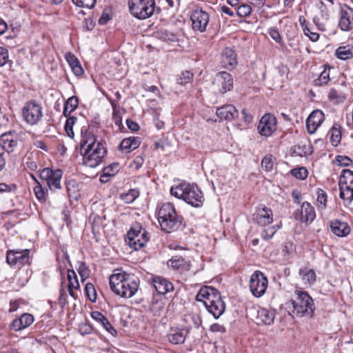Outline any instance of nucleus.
<instances>
[{"instance_id": "4", "label": "nucleus", "mask_w": 353, "mask_h": 353, "mask_svg": "<svg viewBox=\"0 0 353 353\" xmlns=\"http://www.w3.org/2000/svg\"><path fill=\"white\" fill-rule=\"evenodd\" d=\"M170 194L194 208L201 207L204 201L203 194L196 184L181 183L172 187Z\"/></svg>"}, {"instance_id": "51", "label": "nucleus", "mask_w": 353, "mask_h": 353, "mask_svg": "<svg viewBox=\"0 0 353 353\" xmlns=\"http://www.w3.org/2000/svg\"><path fill=\"white\" fill-rule=\"evenodd\" d=\"M335 159L341 166H348L352 163V159L347 156L338 155Z\"/></svg>"}, {"instance_id": "39", "label": "nucleus", "mask_w": 353, "mask_h": 353, "mask_svg": "<svg viewBox=\"0 0 353 353\" xmlns=\"http://www.w3.org/2000/svg\"><path fill=\"white\" fill-rule=\"evenodd\" d=\"M34 179L37 183V185L34 188V192L36 195V197L40 202H45L46 201L48 190L45 191L42 185L34 178Z\"/></svg>"}, {"instance_id": "41", "label": "nucleus", "mask_w": 353, "mask_h": 353, "mask_svg": "<svg viewBox=\"0 0 353 353\" xmlns=\"http://www.w3.org/2000/svg\"><path fill=\"white\" fill-rule=\"evenodd\" d=\"M67 277L69 282L68 288H74L75 289H78L79 288L77 276L73 270H68Z\"/></svg>"}, {"instance_id": "23", "label": "nucleus", "mask_w": 353, "mask_h": 353, "mask_svg": "<svg viewBox=\"0 0 353 353\" xmlns=\"http://www.w3.org/2000/svg\"><path fill=\"white\" fill-rule=\"evenodd\" d=\"M254 219L257 224L261 226L267 225L273 221L272 211L266 207L259 209L254 214Z\"/></svg>"}, {"instance_id": "21", "label": "nucleus", "mask_w": 353, "mask_h": 353, "mask_svg": "<svg viewBox=\"0 0 353 353\" xmlns=\"http://www.w3.org/2000/svg\"><path fill=\"white\" fill-rule=\"evenodd\" d=\"M275 318L274 310H268L266 308H259L256 311L255 316L256 323L258 325H270L274 323Z\"/></svg>"}, {"instance_id": "54", "label": "nucleus", "mask_w": 353, "mask_h": 353, "mask_svg": "<svg viewBox=\"0 0 353 353\" xmlns=\"http://www.w3.org/2000/svg\"><path fill=\"white\" fill-rule=\"evenodd\" d=\"M210 331L213 333L224 334L226 332L225 327L219 323H214L210 327Z\"/></svg>"}, {"instance_id": "35", "label": "nucleus", "mask_w": 353, "mask_h": 353, "mask_svg": "<svg viewBox=\"0 0 353 353\" xmlns=\"http://www.w3.org/2000/svg\"><path fill=\"white\" fill-rule=\"evenodd\" d=\"M336 57L341 60H347L353 57V46L347 45L339 47L335 52Z\"/></svg>"}, {"instance_id": "56", "label": "nucleus", "mask_w": 353, "mask_h": 353, "mask_svg": "<svg viewBox=\"0 0 353 353\" xmlns=\"http://www.w3.org/2000/svg\"><path fill=\"white\" fill-rule=\"evenodd\" d=\"M8 59V50L6 48L0 46V66L4 65L6 63Z\"/></svg>"}, {"instance_id": "36", "label": "nucleus", "mask_w": 353, "mask_h": 353, "mask_svg": "<svg viewBox=\"0 0 353 353\" xmlns=\"http://www.w3.org/2000/svg\"><path fill=\"white\" fill-rule=\"evenodd\" d=\"M332 68L329 65H325L324 70L320 73L319 77L314 80V84L318 86L327 85L330 80V72Z\"/></svg>"}, {"instance_id": "37", "label": "nucleus", "mask_w": 353, "mask_h": 353, "mask_svg": "<svg viewBox=\"0 0 353 353\" xmlns=\"http://www.w3.org/2000/svg\"><path fill=\"white\" fill-rule=\"evenodd\" d=\"M79 105V99L76 96L70 97L64 105L63 114L65 117H68L72 112L75 110Z\"/></svg>"}, {"instance_id": "7", "label": "nucleus", "mask_w": 353, "mask_h": 353, "mask_svg": "<svg viewBox=\"0 0 353 353\" xmlns=\"http://www.w3.org/2000/svg\"><path fill=\"white\" fill-rule=\"evenodd\" d=\"M184 321L188 323V325L183 328L175 327L172 328L168 334L169 341L173 344H182L185 342L190 329L194 327L198 329L201 324V319L193 314H188L185 316Z\"/></svg>"}, {"instance_id": "16", "label": "nucleus", "mask_w": 353, "mask_h": 353, "mask_svg": "<svg viewBox=\"0 0 353 353\" xmlns=\"http://www.w3.org/2000/svg\"><path fill=\"white\" fill-rule=\"evenodd\" d=\"M190 19L192 21V28L194 30L203 32L206 30L210 16L203 10H196L192 12Z\"/></svg>"}, {"instance_id": "57", "label": "nucleus", "mask_w": 353, "mask_h": 353, "mask_svg": "<svg viewBox=\"0 0 353 353\" xmlns=\"http://www.w3.org/2000/svg\"><path fill=\"white\" fill-rule=\"evenodd\" d=\"M269 34L277 43L281 42V37L279 32L275 28H270L269 30Z\"/></svg>"}, {"instance_id": "47", "label": "nucleus", "mask_w": 353, "mask_h": 353, "mask_svg": "<svg viewBox=\"0 0 353 353\" xmlns=\"http://www.w3.org/2000/svg\"><path fill=\"white\" fill-rule=\"evenodd\" d=\"M192 77L193 74L190 72L185 71L177 79V83L181 85H185L191 81Z\"/></svg>"}, {"instance_id": "46", "label": "nucleus", "mask_w": 353, "mask_h": 353, "mask_svg": "<svg viewBox=\"0 0 353 353\" xmlns=\"http://www.w3.org/2000/svg\"><path fill=\"white\" fill-rule=\"evenodd\" d=\"M78 272L83 281L88 278L90 275V271L88 267L84 262H79L78 267Z\"/></svg>"}, {"instance_id": "28", "label": "nucleus", "mask_w": 353, "mask_h": 353, "mask_svg": "<svg viewBox=\"0 0 353 353\" xmlns=\"http://www.w3.org/2000/svg\"><path fill=\"white\" fill-rule=\"evenodd\" d=\"M332 232L338 236H346L350 232V228L346 222L335 219L330 222Z\"/></svg>"}, {"instance_id": "26", "label": "nucleus", "mask_w": 353, "mask_h": 353, "mask_svg": "<svg viewBox=\"0 0 353 353\" xmlns=\"http://www.w3.org/2000/svg\"><path fill=\"white\" fill-rule=\"evenodd\" d=\"M153 285L159 294H165L174 289L173 284L170 281L161 276L153 279Z\"/></svg>"}, {"instance_id": "15", "label": "nucleus", "mask_w": 353, "mask_h": 353, "mask_svg": "<svg viewBox=\"0 0 353 353\" xmlns=\"http://www.w3.org/2000/svg\"><path fill=\"white\" fill-rule=\"evenodd\" d=\"M257 130L261 136L270 137L276 130V117L271 114H264L259 121Z\"/></svg>"}, {"instance_id": "42", "label": "nucleus", "mask_w": 353, "mask_h": 353, "mask_svg": "<svg viewBox=\"0 0 353 353\" xmlns=\"http://www.w3.org/2000/svg\"><path fill=\"white\" fill-rule=\"evenodd\" d=\"M330 141L333 145L336 146L341 141V133L339 128L335 126L332 127L330 131Z\"/></svg>"}, {"instance_id": "61", "label": "nucleus", "mask_w": 353, "mask_h": 353, "mask_svg": "<svg viewBox=\"0 0 353 353\" xmlns=\"http://www.w3.org/2000/svg\"><path fill=\"white\" fill-rule=\"evenodd\" d=\"M111 19V17L109 13L103 12L99 19V23L101 25L106 24Z\"/></svg>"}, {"instance_id": "25", "label": "nucleus", "mask_w": 353, "mask_h": 353, "mask_svg": "<svg viewBox=\"0 0 353 353\" xmlns=\"http://www.w3.org/2000/svg\"><path fill=\"white\" fill-rule=\"evenodd\" d=\"M17 145V137L11 132L4 133L0 136V146L6 152H12Z\"/></svg>"}, {"instance_id": "43", "label": "nucleus", "mask_w": 353, "mask_h": 353, "mask_svg": "<svg viewBox=\"0 0 353 353\" xmlns=\"http://www.w3.org/2000/svg\"><path fill=\"white\" fill-rule=\"evenodd\" d=\"M85 292L86 296L92 302L96 301L97 292L93 284L91 283H88L85 286Z\"/></svg>"}, {"instance_id": "64", "label": "nucleus", "mask_w": 353, "mask_h": 353, "mask_svg": "<svg viewBox=\"0 0 353 353\" xmlns=\"http://www.w3.org/2000/svg\"><path fill=\"white\" fill-rule=\"evenodd\" d=\"M221 10L222 12L228 14L230 17H233L234 15L233 10L226 6H221Z\"/></svg>"}, {"instance_id": "45", "label": "nucleus", "mask_w": 353, "mask_h": 353, "mask_svg": "<svg viewBox=\"0 0 353 353\" xmlns=\"http://www.w3.org/2000/svg\"><path fill=\"white\" fill-rule=\"evenodd\" d=\"M74 5L85 8H92L96 4V0H72Z\"/></svg>"}, {"instance_id": "63", "label": "nucleus", "mask_w": 353, "mask_h": 353, "mask_svg": "<svg viewBox=\"0 0 353 353\" xmlns=\"http://www.w3.org/2000/svg\"><path fill=\"white\" fill-rule=\"evenodd\" d=\"M93 218V229L94 228V227L97 225V226H99L100 224H101L102 223V219L97 215V214H92L90 216V219Z\"/></svg>"}, {"instance_id": "8", "label": "nucleus", "mask_w": 353, "mask_h": 353, "mask_svg": "<svg viewBox=\"0 0 353 353\" xmlns=\"http://www.w3.org/2000/svg\"><path fill=\"white\" fill-rule=\"evenodd\" d=\"M125 242L134 250L143 248L149 241L148 232L139 223L132 224L125 239Z\"/></svg>"}, {"instance_id": "6", "label": "nucleus", "mask_w": 353, "mask_h": 353, "mask_svg": "<svg viewBox=\"0 0 353 353\" xmlns=\"http://www.w3.org/2000/svg\"><path fill=\"white\" fill-rule=\"evenodd\" d=\"M291 305L293 308L292 312L299 317L312 316L315 310L312 297L307 292L300 290H295Z\"/></svg>"}, {"instance_id": "44", "label": "nucleus", "mask_w": 353, "mask_h": 353, "mask_svg": "<svg viewBox=\"0 0 353 353\" xmlns=\"http://www.w3.org/2000/svg\"><path fill=\"white\" fill-rule=\"evenodd\" d=\"M291 174L299 179H305L308 175L307 170L304 167L297 168L291 170Z\"/></svg>"}, {"instance_id": "48", "label": "nucleus", "mask_w": 353, "mask_h": 353, "mask_svg": "<svg viewBox=\"0 0 353 353\" xmlns=\"http://www.w3.org/2000/svg\"><path fill=\"white\" fill-rule=\"evenodd\" d=\"M252 11L251 6L248 4H242L236 9V13L239 17H247Z\"/></svg>"}, {"instance_id": "19", "label": "nucleus", "mask_w": 353, "mask_h": 353, "mask_svg": "<svg viewBox=\"0 0 353 353\" xmlns=\"http://www.w3.org/2000/svg\"><path fill=\"white\" fill-rule=\"evenodd\" d=\"M316 217L314 208L311 204L307 201L303 202L300 211H297L294 214V218L297 221L304 223H311Z\"/></svg>"}, {"instance_id": "13", "label": "nucleus", "mask_w": 353, "mask_h": 353, "mask_svg": "<svg viewBox=\"0 0 353 353\" xmlns=\"http://www.w3.org/2000/svg\"><path fill=\"white\" fill-rule=\"evenodd\" d=\"M268 280L260 271H255L250 279V290L256 297L263 296L267 289Z\"/></svg>"}, {"instance_id": "60", "label": "nucleus", "mask_w": 353, "mask_h": 353, "mask_svg": "<svg viewBox=\"0 0 353 353\" xmlns=\"http://www.w3.org/2000/svg\"><path fill=\"white\" fill-rule=\"evenodd\" d=\"M113 119L114 121V123L118 125L121 126L122 125V118L120 115L119 112L115 110L114 108L113 110Z\"/></svg>"}, {"instance_id": "3", "label": "nucleus", "mask_w": 353, "mask_h": 353, "mask_svg": "<svg viewBox=\"0 0 353 353\" xmlns=\"http://www.w3.org/2000/svg\"><path fill=\"white\" fill-rule=\"evenodd\" d=\"M109 280L111 290L121 297L131 298L137 292L139 280L133 275L119 273L111 275Z\"/></svg>"}, {"instance_id": "30", "label": "nucleus", "mask_w": 353, "mask_h": 353, "mask_svg": "<svg viewBox=\"0 0 353 353\" xmlns=\"http://www.w3.org/2000/svg\"><path fill=\"white\" fill-rule=\"evenodd\" d=\"M141 141L139 137H131L129 138L124 139L119 145L121 150L129 153L131 151L139 148Z\"/></svg>"}, {"instance_id": "11", "label": "nucleus", "mask_w": 353, "mask_h": 353, "mask_svg": "<svg viewBox=\"0 0 353 353\" xmlns=\"http://www.w3.org/2000/svg\"><path fill=\"white\" fill-rule=\"evenodd\" d=\"M30 250L28 249L9 250L6 253V262L11 267L21 268L30 263Z\"/></svg>"}, {"instance_id": "50", "label": "nucleus", "mask_w": 353, "mask_h": 353, "mask_svg": "<svg viewBox=\"0 0 353 353\" xmlns=\"http://www.w3.org/2000/svg\"><path fill=\"white\" fill-rule=\"evenodd\" d=\"M303 28L304 34L308 37L312 41H316L319 39V34L316 32L312 31L307 26H303Z\"/></svg>"}, {"instance_id": "49", "label": "nucleus", "mask_w": 353, "mask_h": 353, "mask_svg": "<svg viewBox=\"0 0 353 353\" xmlns=\"http://www.w3.org/2000/svg\"><path fill=\"white\" fill-rule=\"evenodd\" d=\"M316 201H317L319 208H321L322 209L325 208V203L327 201V196H326V193L323 190H319L318 191V196H317Z\"/></svg>"}, {"instance_id": "52", "label": "nucleus", "mask_w": 353, "mask_h": 353, "mask_svg": "<svg viewBox=\"0 0 353 353\" xmlns=\"http://www.w3.org/2000/svg\"><path fill=\"white\" fill-rule=\"evenodd\" d=\"M273 165H274V163H273L271 156L270 157L265 156L262 159L261 166L265 170L269 171V170H272Z\"/></svg>"}, {"instance_id": "55", "label": "nucleus", "mask_w": 353, "mask_h": 353, "mask_svg": "<svg viewBox=\"0 0 353 353\" xmlns=\"http://www.w3.org/2000/svg\"><path fill=\"white\" fill-rule=\"evenodd\" d=\"M276 232V229L275 228L274 226L269 228L263 231L262 236L265 240L270 239L274 236Z\"/></svg>"}, {"instance_id": "5", "label": "nucleus", "mask_w": 353, "mask_h": 353, "mask_svg": "<svg viewBox=\"0 0 353 353\" xmlns=\"http://www.w3.org/2000/svg\"><path fill=\"white\" fill-rule=\"evenodd\" d=\"M158 221L162 230L171 232L178 230L182 223V218L177 215L174 205L163 203L158 211Z\"/></svg>"}, {"instance_id": "12", "label": "nucleus", "mask_w": 353, "mask_h": 353, "mask_svg": "<svg viewBox=\"0 0 353 353\" xmlns=\"http://www.w3.org/2000/svg\"><path fill=\"white\" fill-rule=\"evenodd\" d=\"M62 175L63 172L60 169L54 170L49 168L43 169L39 174L41 179L46 182L49 190L52 192L61 188V179Z\"/></svg>"}, {"instance_id": "18", "label": "nucleus", "mask_w": 353, "mask_h": 353, "mask_svg": "<svg viewBox=\"0 0 353 353\" xmlns=\"http://www.w3.org/2000/svg\"><path fill=\"white\" fill-rule=\"evenodd\" d=\"M214 84L219 87V90L221 93H225L230 90L233 87V79L232 75L227 72H220L216 74Z\"/></svg>"}, {"instance_id": "62", "label": "nucleus", "mask_w": 353, "mask_h": 353, "mask_svg": "<svg viewBox=\"0 0 353 353\" xmlns=\"http://www.w3.org/2000/svg\"><path fill=\"white\" fill-rule=\"evenodd\" d=\"M126 124L128 128L133 132H136L139 129L138 123L130 119L126 120Z\"/></svg>"}, {"instance_id": "2", "label": "nucleus", "mask_w": 353, "mask_h": 353, "mask_svg": "<svg viewBox=\"0 0 353 353\" xmlns=\"http://www.w3.org/2000/svg\"><path fill=\"white\" fill-rule=\"evenodd\" d=\"M196 300L201 302L215 319L219 318L225 311V303L219 292L214 288L202 287L196 296Z\"/></svg>"}, {"instance_id": "10", "label": "nucleus", "mask_w": 353, "mask_h": 353, "mask_svg": "<svg viewBox=\"0 0 353 353\" xmlns=\"http://www.w3.org/2000/svg\"><path fill=\"white\" fill-rule=\"evenodd\" d=\"M340 198L343 200L345 205H347L353 200V171L343 170L339 181Z\"/></svg>"}, {"instance_id": "58", "label": "nucleus", "mask_w": 353, "mask_h": 353, "mask_svg": "<svg viewBox=\"0 0 353 353\" xmlns=\"http://www.w3.org/2000/svg\"><path fill=\"white\" fill-rule=\"evenodd\" d=\"M79 332L81 333V334L86 335V334H89L92 332V328L88 324L82 323L79 325Z\"/></svg>"}, {"instance_id": "53", "label": "nucleus", "mask_w": 353, "mask_h": 353, "mask_svg": "<svg viewBox=\"0 0 353 353\" xmlns=\"http://www.w3.org/2000/svg\"><path fill=\"white\" fill-rule=\"evenodd\" d=\"M328 98L330 100L345 99V96L343 93L339 92L335 88L330 89L328 93Z\"/></svg>"}, {"instance_id": "22", "label": "nucleus", "mask_w": 353, "mask_h": 353, "mask_svg": "<svg viewBox=\"0 0 353 353\" xmlns=\"http://www.w3.org/2000/svg\"><path fill=\"white\" fill-rule=\"evenodd\" d=\"M34 322V316L28 313L22 314L19 318L15 319L10 325V328L14 331H21Z\"/></svg>"}, {"instance_id": "59", "label": "nucleus", "mask_w": 353, "mask_h": 353, "mask_svg": "<svg viewBox=\"0 0 353 353\" xmlns=\"http://www.w3.org/2000/svg\"><path fill=\"white\" fill-rule=\"evenodd\" d=\"M15 190V185L12 184L0 183V194L9 192Z\"/></svg>"}, {"instance_id": "31", "label": "nucleus", "mask_w": 353, "mask_h": 353, "mask_svg": "<svg viewBox=\"0 0 353 353\" xmlns=\"http://www.w3.org/2000/svg\"><path fill=\"white\" fill-rule=\"evenodd\" d=\"M65 57L74 74L76 76H81L83 73V70L77 58L71 52H67Z\"/></svg>"}, {"instance_id": "33", "label": "nucleus", "mask_w": 353, "mask_h": 353, "mask_svg": "<svg viewBox=\"0 0 353 353\" xmlns=\"http://www.w3.org/2000/svg\"><path fill=\"white\" fill-rule=\"evenodd\" d=\"M299 275L305 285H311L316 281V273L314 270L305 268L299 270Z\"/></svg>"}, {"instance_id": "32", "label": "nucleus", "mask_w": 353, "mask_h": 353, "mask_svg": "<svg viewBox=\"0 0 353 353\" xmlns=\"http://www.w3.org/2000/svg\"><path fill=\"white\" fill-rule=\"evenodd\" d=\"M168 265L175 270H178L179 268L186 270L190 267V263L189 261H187L181 256H174L168 261Z\"/></svg>"}, {"instance_id": "14", "label": "nucleus", "mask_w": 353, "mask_h": 353, "mask_svg": "<svg viewBox=\"0 0 353 353\" xmlns=\"http://www.w3.org/2000/svg\"><path fill=\"white\" fill-rule=\"evenodd\" d=\"M42 116V108L34 101L26 103L23 108V119L30 125L37 124L41 120Z\"/></svg>"}, {"instance_id": "40", "label": "nucleus", "mask_w": 353, "mask_h": 353, "mask_svg": "<svg viewBox=\"0 0 353 353\" xmlns=\"http://www.w3.org/2000/svg\"><path fill=\"white\" fill-rule=\"evenodd\" d=\"M139 195V192L134 189L130 190L127 193L122 194L121 199L126 203H132Z\"/></svg>"}, {"instance_id": "27", "label": "nucleus", "mask_w": 353, "mask_h": 353, "mask_svg": "<svg viewBox=\"0 0 353 353\" xmlns=\"http://www.w3.org/2000/svg\"><path fill=\"white\" fill-rule=\"evenodd\" d=\"M221 63L223 68L234 67L236 63V54L230 48H225L221 55Z\"/></svg>"}, {"instance_id": "34", "label": "nucleus", "mask_w": 353, "mask_h": 353, "mask_svg": "<svg viewBox=\"0 0 353 353\" xmlns=\"http://www.w3.org/2000/svg\"><path fill=\"white\" fill-rule=\"evenodd\" d=\"M119 171V163H112L103 170V174L100 176L101 183H107L111 176H114Z\"/></svg>"}, {"instance_id": "9", "label": "nucleus", "mask_w": 353, "mask_h": 353, "mask_svg": "<svg viewBox=\"0 0 353 353\" xmlns=\"http://www.w3.org/2000/svg\"><path fill=\"white\" fill-rule=\"evenodd\" d=\"M130 13L138 19H146L154 12L155 0H130Z\"/></svg>"}, {"instance_id": "17", "label": "nucleus", "mask_w": 353, "mask_h": 353, "mask_svg": "<svg viewBox=\"0 0 353 353\" xmlns=\"http://www.w3.org/2000/svg\"><path fill=\"white\" fill-rule=\"evenodd\" d=\"M339 26L343 31H350L353 29V9L345 6L339 12Z\"/></svg>"}, {"instance_id": "29", "label": "nucleus", "mask_w": 353, "mask_h": 353, "mask_svg": "<svg viewBox=\"0 0 353 353\" xmlns=\"http://www.w3.org/2000/svg\"><path fill=\"white\" fill-rule=\"evenodd\" d=\"M91 316L94 321L100 323L105 329V330L112 336H115L117 334V330L112 326L108 319L100 312H92Z\"/></svg>"}, {"instance_id": "20", "label": "nucleus", "mask_w": 353, "mask_h": 353, "mask_svg": "<svg viewBox=\"0 0 353 353\" xmlns=\"http://www.w3.org/2000/svg\"><path fill=\"white\" fill-rule=\"evenodd\" d=\"M325 116L323 111L316 110L312 112L306 120V128L310 134H313L324 121Z\"/></svg>"}, {"instance_id": "38", "label": "nucleus", "mask_w": 353, "mask_h": 353, "mask_svg": "<svg viewBox=\"0 0 353 353\" xmlns=\"http://www.w3.org/2000/svg\"><path fill=\"white\" fill-rule=\"evenodd\" d=\"M157 35L159 39L163 41H168L172 42L179 41V36L176 34L165 28H161L158 30Z\"/></svg>"}, {"instance_id": "1", "label": "nucleus", "mask_w": 353, "mask_h": 353, "mask_svg": "<svg viewBox=\"0 0 353 353\" xmlns=\"http://www.w3.org/2000/svg\"><path fill=\"white\" fill-rule=\"evenodd\" d=\"M81 150L83 164L90 168L100 165L106 154V149L97 137L90 131L82 134Z\"/></svg>"}, {"instance_id": "24", "label": "nucleus", "mask_w": 353, "mask_h": 353, "mask_svg": "<svg viewBox=\"0 0 353 353\" xmlns=\"http://www.w3.org/2000/svg\"><path fill=\"white\" fill-rule=\"evenodd\" d=\"M216 115L221 119L232 121L238 117L239 112L232 105H225L216 110Z\"/></svg>"}]
</instances>
